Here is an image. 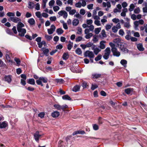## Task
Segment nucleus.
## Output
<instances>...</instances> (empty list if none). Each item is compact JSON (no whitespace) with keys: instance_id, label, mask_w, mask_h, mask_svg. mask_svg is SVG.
I'll list each match as a JSON object with an SVG mask.
<instances>
[{"instance_id":"f257e3e1","label":"nucleus","mask_w":147,"mask_h":147,"mask_svg":"<svg viewBox=\"0 0 147 147\" xmlns=\"http://www.w3.org/2000/svg\"><path fill=\"white\" fill-rule=\"evenodd\" d=\"M47 81L48 79L47 78L41 77L39 78L38 80H36V82L38 85L42 86H43V84H42V82L44 83H47Z\"/></svg>"},{"instance_id":"f03ea898","label":"nucleus","mask_w":147,"mask_h":147,"mask_svg":"<svg viewBox=\"0 0 147 147\" xmlns=\"http://www.w3.org/2000/svg\"><path fill=\"white\" fill-rule=\"evenodd\" d=\"M125 44L122 42L120 43L117 46L120 49L125 53H127L128 52V50L125 47Z\"/></svg>"},{"instance_id":"7ed1b4c3","label":"nucleus","mask_w":147,"mask_h":147,"mask_svg":"<svg viewBox=\"0 0 147 147\" xmlns=\"http://www.w3.org/2000/svg\"><path fill=\"white\" fill-rule=\"evenodd\" d=\"M84 55L85 57H88L90 58H93L94 56V55L93 52L89 50L86 51L84 53Z\"/></svg>"},{"instance_id":"20e7f679","label":"nucleus","mask_w":147,"mask_h":147,"mask_svg":"<svg viewBox=\"0 0 147 147\" xmlns=\"http://www.w3.org/2000/svg\"><path fill=\"white\" fill-rule=\"evenodd\" d=\"M17 30L19 32L21 33H19L18 35L21 37L24 36L26 32V30L25 29L23 28Z\"/></svg>"},{"instance_id":"39448f33","label":"nucleus","mask_w":147,"mask_h":147,"mask_svg":"<svg viewBox=\"0 0 147 147\" xmlns=\"http://www.w3.org/2000/svg\"><path fill=\"white\" fill-rule=\"evenodd\" d=\"M56 28L54 25L52 24L51 26V28L48 29L47 31L48 34H52L53 32H54L55 29Z\"/></svg>"},{"instance_id":"423d86ee","label":"nucleus","mask_w":147,"mask_h":147,"mask_svg":"<svg viewBox=\"0 0 147 147\" xmlns=\"http://www.w3.org/2000/svg\"><path fill=\"white\" fill-rule=\"evenodd\" d=\"M8 20L10 22L11 21L16 23H17L18 22H20L21 21V20L18 17H10V19H8Z\"/></svg>"},{"instance_id":"0eeeda50","label":"nucleus","mask_w":147,"mask_h":147,"mask_svg":"<svg viewBox=\"0 0 147 147\" xmlns=\"http://www.w3.org/2000/svg\"><path fill=\"white\" fill-rule=\"evenodd\" d=\"M137 47L138 49L140 51H143L144 48L143 47L142 44L140 43L137 45Z\"/></svg>"},{"instance_id":"6e6552de","label":"nucleus","mask_w":147,"mask_h":147,"mask_svg":"<svg viewBox=\"0 0 147 147\" xmlns=\"http://www.w3.org/2000/svg\"><path fill=\"white\" fill-rule=\"evenodd\" d=\"M7 125V123L5 121L2 123L0 122V128L2 129L5 128Z\"/></svg>"},{"instance_id":"1a4fd4ad","label":"nucleus","mask_w":147,"mask_h":147,"mask_svg":"<svg viewBox=\"0 0 147 147\" xmlns=\"http://www.w3.org/2000/svg\"><path fill=\"white\" fill-rule=\"evenodd\" d=\"M69 57V55L68 52L64 53L62 55V58L65 60H67Z\"/></svg>"},{"instance_id":"9d476101","label":"nucleus","mask_w":147,"mask_h":147,"mask_svg":"<svg viewBox=\"0 0 147 147\" xmlns=\"http://www.w3.org/2000/svg\"><path fill=\"white\" fill-rule=\"evenodd\" d=\"M39 133V131H37L34 135V139L35 140L38 142L39 141V138L38 136V134Z\"/></svg>"},{"instance_id":"9b49d317","label":"nucleus","mask_w":147,"mask_h":147,"mask_svg":"<svg viewBox=\"0 0 147 147\" xmlns=\"http://www.w3.org/2000/svg\"><path fill=\"white\" fill-rule=\"evenodd\" d=\"M106 41L104 40L101 41L100 43L99 47L101 49H104L105 48V45L104 44Z\"/></svg>"},{"instance_id":"f8f14e48","label":"nucleus","mask_w":147,"mask_h":147,"mask_svg":"<svg viewBox=\"0 0 147 147\" xmlns=\"http://www.w3.org/2000/svg\"><path fill=\"white\" fill-rule=\"evenodd\" d=\"M27 83L29 84L34 85L35 84V80L33 78H30L27 80Z\"/></svg>"},{"instance_id":"ddd939ff","label":"nucleus","mask_w":147,"mask_h":147,"mask_svg":"<svg viewBox=\"0 0 147 147\" xmlns=\"http://www.w3.org/2000/svg\"><path fill=\"white\" fill-rule=\"evenodd\" d=\"M86 134V132L82 130H78L77 131H76L73 133L72 135L73 136H74L77 134Z\"/></svg>"},{"instance_id":"4468645a","label":"nucleus","mask_w":147,"mask_h":147,"mask_svg":"<svg viewBox=\"0 0 147 147\" xmlns=\"http://www.w3.org/2000/svg\"><path fill=\"white\" fill-rule=\"evenodd\" d=\"M92 76L93 78L96 79L98 78H101V74L96 73L92 74Z\"/></svg>"},{"instance_id":"2eb2a0df","label":"nucleus","mask_w":147,"mask_h":147,"mask_svg":"<svg viewBox=\"0 0 147 147\" xmlns=\"http://www.w3.org/2000/svg\"><path fill=\"white\" fill-rule=\"evenodd\" d=\"M134 89L133 88H126L125 90V92L127 94H130L131 92H132Z\"/></svg>"},{"instance_id":"dca6fc26","label":"nucleus","mask_w":147,"mask_h":147,"mask_svg":"<svg viewBox=\"0 0 147 147\" xmlns=\"http://www.w3.org/2000/svg\"><path fill=\"white\" fill-rule=\"evenodd\" d=\"M60 115L59 112L56 111L53 112L51 114L52 116L54 118H56L58 117Z\"/></svg>"},{"instance_id":"f3484780","label":"nucleus","mask_w":147,"mask_h":147,"mask_svg":"<svg viewBox=\"0 0 147 147\" xmlns=\"http://www.w3.org/2000/svg\"><path fill=\"white\" fill-rule=\"evenodd\" d=\"M5 81L7 82L8 83H10L11 80V78L10 76H5L4 77Z\"/></svg>"},{"instance_id":"a211bd4d","label":"nucleus","mask_w":147,"mask_h":147,"mask_svg":"<svg viewBox=\"0 0 147 147\" xmlns=\"http://www.w3.org/2000/svg\"><path fill=\"white\" fill-rule=\"evenodd\" d=\"M42 49L43 51V54L46 56H48V53L49 51V49H45L43 47Z\"/></svg>"},{"instance_id":"6ab92c4d","label":"nucleus","mask_w":147,"mask_h":147,"mask_svg":"<svg viewBox=\"0 0 147 147\" xmlns=\"http://www.w3.org/2000/svg\"><path fill=\"white\" fill-rule=\"evenodd\" d=\"M113 42L116 43L117 46L121 43V39L119 38H116L114 39L113 40Z\"/></svg>"},{"instance_id":"aec40b11","label":"nucleus","mask_w":147,"mask_h":147,"mask_svg":"<svg viewBox=\"0 0 147 147\" xmlns=\"http://www.w3.org/2000/svg\"><path fill=\"white\" fill-rule=\"evenodd\" d=\"M62 98L63 100H72L70 97L67 94L63 96L62 97Z\"/></svg>"},{"instance_id":"412c9836","label":"nucleus","mask_w":147,"mask_h":147,"mask_svg":"<svg viewBox=\"0 0 147 147\" xmlns=\"http://www.w3.org/2000/svg\"><path fill=\"white\" fill-rule=\"evenodd\" d=\"M24 25L22 22H20L18 23L17 25V30L19 29L22 28V27H24Z\"/></svg>"},{"instance_id":"4be33fe9","label":"nucleus","mask_w":147,"mask_h":147,"mask_svg":"<svg viewBox=\"0 0 147 147\" xmlns=\"http://www.w3.org/2000/svg\"><path fill=\"white\" fill-rule=\"evenodd\" d=\"M28 22L30 25H33L35 24V21L33 18H31L28 20Z\"/></svg>"},{"instance_id":"5701e85b","label":"nucleus","mask_w":147,"mask_h":147,"mask_svg":"<svg viewBox=\"0 0 147 147\" xmlns=\"http://www.w3.org/2000/svg\"><path fill=\"white\" fill-rule=\"evenodd\" d=\"M80 86H79L76 85L73 87L72 91L75 92L78 91L80 89Z\"/></svg>"},{"instance_id":"b1692460","label":"nucleus","mask_w":147,"mask_h":147,"mask_svg":"<svg viewBox=\"0 0 147 147\" xmlns=\"http://www.w3.org/2000/svg\"><path fill=\"white\" fill-rule=\"evenodd\" d=\"M121 64L125 67H126V64L127 63V61L125 59H122L120 61Z\"/></svg>"},{"instance_id":"393cba45","label":"nucleus","mask_w":147,"mask_h":147,"mask_svg":"<svg viewBox=\"0 0 147 147\" xmlns=\"http://www.w3.org/2000/svg\"><path fill=\"white\" fill-rule=\"evenodd\" d=\"M79 23V21L77 19H74L72 22V24L73 26H76Z\"/></svg>"},{"instance_id":"a878e982","label":"nucleus","mask_w":147,"mask_h":147,"mask_svg":"<svg viewBox=\"0 0 147 147\" xmlns=\"http://www.w3.org/2000/svg\"><path fill=\"white\" fill-rule=\"evenodd\" d=\"M69 43L67 45V48L70 51L73 46V43L72 42H71L70 41H69Z\"/></svg>"},{"instance_id":"bb28decb","label":"nucleus","mask_w":147,"mask_h":147,"mask_svg":"<svg viewBox=\"0 0 147 147\" xmlns=\"http://www.w3.org/2000/svg\"><path fill=\"white\" fill-rule=\"evenodd\" d=\"M63 30L60 28L57 29L56 30V32L58 35H60L63 34Z\"/></svg>"},{"instance_id":"cd10ccee","label":"nucleus","mask_w":147,"mask_h":147,"mask_svg":"<svg viewBox=\"0 0 147 147\" xmlns=\"http://www.w3.org/2000/svg\"><path fill=\"white\" fill-rule=\"evenodd\" d=\"M34 3L33 2L29 1L28 3V7L29 9H32L34 7V6L33 5H34Z\"/></svg>"},{"instance_id":"c85d7f7f","label":"nucleus","mask_w":147,"mask_h":147,"mask_svg":"<svg viewBox=\"0 0 147 147\" xmlns=\"http://www.w3.org/2000/svg\"><path fill=\"white\" fill-rule=\"evenodd\" d=\"M76 53L78 55H80L82 54V52L80 48H78L76 50Z\"/></svg>"},{"instance_id":"c756f323","label":"nucleus","mask_w":147,"mask_h":147,"mask_svg":"<svg viewBox=\"0 0 147 147\" xmlns=\"http://www.w3.org/2000/svg\"><path fill=\"white\" fill-rule=\"evenodd\" d=\"M54 107L56 109L59 110H60L61 109V106L59 105L55 104L54 105Z\"/></svg>"},{"instance_id":"7c9ffc66","label":"nucleus","mask_w":147,"mask_h":147,"mask_svg":"<svg viewBox=\"0 0 147 147\" xmlns=\"http://www.w3.org/2000/svg\"><path fill=\"white\" fill-rule=\"evenodd\" d=\"M45 114L44 112H41L38 114V116L41 118H43L44 117Z\"/></svg>"},{"instance_id":"2f4dec72","label":"nucleus","mask_w":147,"mask_h":147,"mask_svg":"<svg viewBox=\"0 0 147 147\" xmlns=\"http://www.w3.org/2000/svg\"><path fill=\"white\" fill-rule=\"evenodd\" d=\"M101 51V50L99 49L97 47L96 48L94 51V53L96 55H97L98 53Z\"/></svg>"},{"instance_id":"473e14b6","label":"nucleus","mask_w":147,"mask_h":147,"mask_svg":"<svg viewBox=\"0 0 147 147\" xmlns=\"http://www.w3.org/2000/svg\"><path fill=\"white\" fill-rule=\"evenodd\" d=\"M14 60L18 65H20L21 61L19 58L15 57L14 58Z\"/></svg>"},{"instance_id":"72a5a7b5","label":"nucleus","mask_w":147,"mask_h":147,"mask_svg":"<svg viewBox=\"0 0 147 147\" xmlns=\"http://www.w3.org/2000/svg\"><path fill=\"white\" fill-rule=\"evenodd\" d=\"M98 123L99 124H102L104 121V119L100 117H99L98 118Z\"/></svg>"},{"instance_id":"f704fd0d","label":"nucleus","mask_w":147,"mask_h":147,"mask_svg":"<svg viewBox=\"0 0 147 147\" xmlns=\"http://www.w3.org/2000/svg\"><path fill=\"white\" fill-rule=\"evenodd\" d=\"M56 81L57 83H59L60 84H63L64 83V80L62 79H56Z\"/></svg>"},{"instance_id":"c9c22d12","label":"nucleus","mask_w":147,"mask_h":147,"mask_svg":"<svg viewBox=\"0 0 147 147\" xmlns=\"http://www.w3.org/2000/svg\"><path fill=\"white\" fill-rule=\"evenodd\" d=\"M134 5L133 4H131L130 6V8L129 9V10L130 11H133L135 7Z\"/></svg>"},{"instance_id":"e433bc0d","label":"nucleus","mask_w":147,"mask_h":147,"mask_svg":"<svg viewBox=\"0 0 147 147\" xmlns=\"http://www.w3.org/2000/svg\"><path fill=\"white\" fill-rule=\"evenodd\" d=\"M45 37L48 41H50L52 38V37L51 35H45Z\"/></svg>"},{"instance_id":"4c0bfd02","label":"nucleus","mask_w":147,"mask_h":147,"mask_svg":"<svg viewBox=\"0 0 147 147\" xmlns=\"http://www.w3.org/2000/svg\"><path fill=\"white\" fill-rule=\"evenodd\" d=\"M102 55L100 54H99L98 56L95 58V60L96 61H98L100 60L102 58Z\"/></svg>"},{"instance_id":"58836bf2","label":"nucleus","mask_w":147,"mask_h":147,"mask_svg":"<svg viewBox=\"0 0 147 147\" xmlns=\"http://www.w3.org/2000/svg\"><path fill=\"white\" fill-rule=\"evenodd\" d=\"M98 87V86L96 84H92V86L91 87V89L92 90H94L96 88Z\"/></svg>"},{"instance_id":"ea45409f","label":"nucleus","mask_w":147,"mask_h":147,"mask_svg":"<svg viewBox=\"0 0 147 147\" xmlns=\"http://www.w3.org/2000/svg\"><path fill=\"white\" fill-rule=\"evenodd\" d=\"M93 34L92 33H90L87 34L85 36V38L86 39H89L92 36Z\"/></svg>"},{"instance_id":"a19ab883","label":"nucleus","mask_w":147,"mask_h":147,"mask_svg":"<svg viewBox=\"0 0 147 147\" xmlns=\"http://www.w3.org/2000/svg\"><path fill=\"white\" fill-rule=\"evenodd\" d=\"M109 54L105 53L104 55L103 56V57L105 59L107 60L109 58Z\"/></svg>"},{"instance_id":"79ce46f5","label":"nucleus","mask_w":147,"mask_h":147,"mask_svg":"<svg viewBox=\"0 0 147 147\" xmlns=\"http://www.w3.org/2000/svg\"><path fill=\"white\" fill-rule=\"evenodd\" d=\"M104 51L106 52L105 53L110 54L111 53L110 48L109 47H107L105 50Z\"/></svg>"},{"instance_id":"37998d69","label":"nucleus","mask_w":147,"mask_h":147,"mask_svg":"<svg viewBox=\"0 0 147 147\" xmlns=\"http://www.w3.org/2000/svg\"><path fill=\"white\" fill-rule=\"evenodd\" d=\"M93 129L94 130H97L99 129L98 126L96 124L93 125Z\"/></svg>"},{"instance_id":"c03bdc74","label":"nucleus","mask_w":147,"mask_h":147,"mask_svg":"<svg viewBox=\"0 0 147 147\" xmlns=\"http://www.w3.org/2000/svg\"><path fill=\"white\" fill-rule=\"evenodd\" d=\"M36 16L39 18H42V16L41 15L40 12V11H37L35 13Z\"/></svg>"},{"instance_id":"a18cd8bd","label":"nucleus","mask_w":147,"mask_h":147,"mask_svg":"<svg viewBox=\"0 0 147 147\" xmlns=\"http://www.w3.org/2000/svg\"><path fill=\"white\" fill-rule=\"evenodd\" d=\"M7 16H9V17H10V16L14 17L15 16V14L11 12H8L7 13Z\"/></svg>"},{"instance_id":"49530a36","label":"nucleus","mask_w":147,"mask_h":147,"mask_svg":"<svg viewBox=\"0 0 147 147\" xmlns=\"http://www.w3.org/2000/svg\"><path fill=\"white\" fill-rule=\"evenodd\" d=\"M100 30L101 28H96L94 30L96 34H98L100 32Z\"/></svg>"},{"instance_id":"de8ad7c7","label":"nucleus","mask_w":147,"mask_h":147,"mask_svg":"<svg viewBox=\"0 0 147 147\" xmlns=\"http://www.w3.org/2000/svg\"><path fill=\"white\" fill-rule=\"evenodd\" d=\"M75 5L76 7L78 8H80L81 7L82 4L80 2H79L78 3H76Z\"/></svg>"},{"instance_id":"09e8293b","label":"nucleus","mask_w":147,"mask_h":147,"mask_svg":"<svg viewBox=\"0 0 147 147\" xmlns=\"http://www.w3.org/2000/svg\"><path fill=\"white\" fill-rule=\"evenodd\" d=\"M112 30L114 33H116L118 30L117 28L115 26H114L112 28Z\"/></svg>"},{"instance_id":"8fccbe9b","label":"nucleus","mask_w":147,"mask_h":147,"mask_svg":"<svg viewBox=\"0 0 147 147\" xmlns=\"http://www.w3.org/2000/svg\"><path fill=\"white\" fill-rule=\"evenodd\" d=\"M82 86L84 88H87V86H88V85L87 84L86 82H83L82 84Z\"/></svg>"},{"instance_id":"3c124183","label":"nucleus","mask_w":147,"mask_h":147,"mask_svg":"<svg viewBox=\"0 0 147 147\" xmlns=\"http://www.w3.org/2000/svg\"><path fill=\"white\" fill-rule=\"evenodd\" d=\"M63 47V45L61 44H59V45H57L56 47V48L57 49H59L60 50Z\"/></svg>"},{"instance_id":"603ef678","label":"nucleus","mask_w":147,"mask_h":147,"mask_svg":"<svg viewBox=\"0 0 147 147\" xmlns=\"http://www.w3.org/2000/svg\"><path fill=\"white\" fill-rule=\"evenodd\" d=\"M140 11V8L138 7L134 9V12L135 13H138Z\"/></svg>"},{"instance_id":"864d4df0","label":"nucleus","mask_w":147,"mask_h":147,"mask_svg":"<svg viewBox=\"0 0 147 147\" xmlns=\"http://www.w3.org/2000/svg\"><path fill=\"white\" fill-rule=\"evenodd\" d=\"M120 55V52L118 51H117L113 54V55L116 57H119Z\"/></svg>"},{"instance_id":"5fc2aeb1","label":"nucleus","mask_w":147,"mask_h":147,"mask_svg":"<svg viewBox=\"0 0 147 147\" xmlns=\"http://www.w3.org/2000/svg\"><path fill=\"white\" fill-rule=\"evenodd\" d=\"M26 80H24L22 79L21 80L20 83L23 86H25L26 84Z\"/></svg>"},{"instance_id":"6e6d98bb","label":"nucleus","mask_w":147,"mask_h":147,"mask_svg":"<svg viewBox=\"0 0 147 147\" xmlns=\"http://www.w3.org/2000/svg\"><path fill=\"white\" fill-rule=\"evenodd\" d=\"M6 32L7 33L11 35H12L13 34V32L9 28L7 29L6 30Z\"/></svg>"},{"instance_id":"4d7b16f0","label":"nucleus","mask_w":147,"mask_h":147,"mask_svg":"<svg viewBox=\"0 0 147 147\" xmlns=\"http://www.w3.org/2000/svg\"><path fill=\"white\" fill-rule=\"evenodd\" d=\"M82 39V37L79 36L78 37H77L76 38V41L77 42H80L81 41Z\"/></svg>"},{"instance_id":"13d9d810","label":"nucleus","mask_w":147,"mask_h":147,"mask_svg":"<svg viewBox=\"0 0 147 147\" xmlns=\"http://www.w3.org/2000/svg\"><path fill=\"white\" fill-rule=\"evenodd\" d=\"M59 8V7L58 6H55L53 7V10L55 12L58 11Z\"/></svg>"},{"instance_id":"bf43d9fd","label":"nucleus","mask_w":147,"mask_h":147,"mask_svg":"<svg viewBox=\"0 0 147 147\" xmlns=\"http://www.w3.org/2000/svg\"><path fill=\"white\" fill-rule=\"evenodd\" d=\"M56 3L57 5L60 6L62 5V3L60 0H57L56 1Z\"/></svg>"},{"instance_id":"052dcab7","label":"nucleus","mask_w":147,"mask_h":147,"mask_svg":"<svg viewBox=\"0 0 147 147\" xmlns=\"http://www.w3.org/2000/svg\"><path fill=\"white\" fill-rule=\"evenodd\" d=\"M61 106V109H62L63 111H65V109H66L68 107V106L66 105H62Z\"/></svg>"},{"instance_id":"680f3d73","label":"nucleus","mask_w":147,"mask_h":147,"mask_svg":"<svg viewBox=\"0 0 147 147\" xmlns=\"http://www.w3.org/2000/svg\"><path fill=\"white\" fill-rule=\"evenodd\" d=\"M76 12V10L75 9L71 10L69 12V14L70 15H73Z\"/></svg>"},{"instance_id":"e2e57ef3","label":"nucleus","mask_w":147,"mask_h":147,"mask_svg":"<svg viewBox=\"0 0 147 147\" xmlns=\"http://www.w3.org/2000/svg\"><path fill=\"white\" fill-rule=\"evenodd\" d=\"M20 76L22 79L26 80L27 78L25 74H22L20 75Z\"/></svg>"},{"instance_id":"0e129e2a","label":"nucleus","mask_w":147,"mask_h":147,"mask_svg":"<svg viewBox=\"0 0 147 147\" xmlns=\"http://www.w3.org/2000/svg\"><path fill=\"white\" fill-rule=\"evenodd\" d=\"M93 43L91 42H89L87 43L86 45V46L87 47H91L93 45Z\"/></svg>"},{"instance_id":"69168bd1","label":"nucleus","mask_w":147,"mask_h":147,"mask_svg":"<svg viewBox=\"0 0 147 147\" xmlns=\"http://www.w3.org/2000/svg\"><path fill=\"white\" fill-rule=\"evenodd\" d=\"M32 15L31 13L29 12H27L26 14V17L27 18H29L31 17Z\"/></svg>"},{"instance_id":"338daca9","label":"nucleus","mask_w":147,"mask_h":147,"mask_svg":"<svg viewBox=\"0 0 147 147\" xmlns=\"http://www.w3.org/2000/svg\"><path fill=\"white\" fill-rule=\"evenodd\" d=\"M112 21L113 22L117 23L119 22L120 20L119 19L114 18L112 20Z\"/></svg>"},{"instance_id":"774afa93","label":"nucleus","mask_w":147,"mask_h":147,"mask_svg":"<svg viewBox=\"0 0 147 147\" xmlns=\"http://www.w3.org/2000/svg\"><path fill=\"white\" fill-rule=\"evenodd\" d=\"M55 1L54 0H51L49 3V5L50 6H53L54 4Z\"/></svg>"}]
</instances>
